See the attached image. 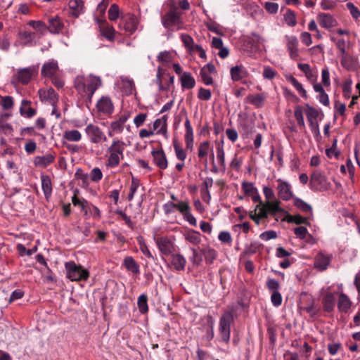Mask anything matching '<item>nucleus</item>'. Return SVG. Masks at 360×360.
<instances>
[{"instance_id":"1","label":"nucleus","mask_w":360,"mask_h":360,"mask_svg":"<svg viewBox=\"0 0 360 360\" xmlns=\"http://www.w3.org/2000/svg\"><path fill=\"white\" fill-rule=\"evenodd\" d=\"M101 85L100 77L89 75H78L74 80V87L82 98H86L91 102V98Z\"/></svg>"},{"instance_id":"2","label":"nucleus","mask_w":360,"mask_h":360,"mask_svg":"<svg viewBox=\"0 0 360 360\" xmlns=\"http://www.w3.org/2000/svg\"><path fill=\"white\" fill-rule=\"evenodd\" d=\"M125 147V143L118 138H114L112 140L111 144L106 150L105 165L107 167L115 168L120 165L121 160L124 158Z\"/></svg>"},{"instance_id":"3","label":"nucleus","mask_w":360,"mask_h":360,"mask_svg":"<svg viewBox=\"0 0 360 360\" xmlns=\"http://www.w3.org/2000/svg\"><path fill=\"white\" fill-rule=\"evenodd\" d=\"M161 22L167 31L172 32L181 30L184 27L181 13L175 6L161 16Z\"/></svg>"},{"instance_id":"4","label":"nucleus","mask_w":360,"mask_h":360,"mask_svg":"<svg viewBox=\"0 0 360 360\" xmlns=\"http://www.w3.org/2000/svg\"><path fill=\"white\" fill-rule=\"evenodd\" d=\"M66 276L72 281H86L89 277V271L75 262H68L65 264Z\"/></svg>"},{"instance_id":"5","label":"nucleus","mask_w":360,"mask_h":360,"mask_svg":"<svg viewBox=\"0 0 360 360\" xmlns=\"http://www.w3.org/2000/svg\"><path fill=\"white\" fill-rule=\"evenodd\" d=\"M233 314L230 311L224 312L219 319V333L221 340L228 343L231 337V324L233 322Z\"/></svg>"},{"instance_id":"6","label":"nucleus","mask_w":360,"mask_h":360,"mask_svg":"<svg viewBox=\"0 0 360 360\" xmlns=\"http://www.w3.org/2000/svg\"><path fill=\"white\" fill-rule=\"evenodd\" d=\"M38 72L39 67L36 65L19 68L13 76V80L14 82L26 85L32 79L33 77L38 75Z\"/></svg>"},{"instance_id":"7","label":"nucleus","mask_w":360,"mask_h":360,"mask_svg":"<svg viewBox=\"0 0 360 360\" xmlns=\"http://www.w3.org/2000/svg\"><path fill=\"white\" fill-rule=\"evenodd\" d=\"M84 132L89 142L93 144H101L108 140L103 130L96 124H88L84 128Z\"/></svg>"},{"instance_id":"8","label":"nucleus","mask_w":360,"mask_h":360,"mask_svg":"<svg viewBox=\"0 0 360 360\" xmlns=\"http://www.w3.org/2000/svg\"><path fill=\"white\" fill-rule=\"evenodd\" d=\"M139 18L133 13H127L121 14L119 27L129 34H134L138 29Z\"/></svg>"},{"instance_id":"9","label":"nucleus","mask_w":360,"mask_h":360,"mask_svg":"<svg viewBox=\"0 0 360 360\" xmlns=\"http://www.w3.org/2000/svg\"><path fill=\"white\" fill-rule=\"evenodd\" d=\"M309 185L311 190L321 191L327 190L330 183L321 172L315 170L311 175Z\"/></svg>"},{"instance_id":"10","label":"nucleus","mask_w":360,"mask_h":360,"mask_svg":"<svg viewBox=\"0 0 360 360\" xmlns=\"http://www.w3.org/2000/svg\"><path fill=\"white\" fill-rule=\"evenodd\" d=\"M281 201L279 200H266L264 202H262L259 204L262 207L269 215L273 216L276 221H278L277 215L278 214H285L287 212L280 206Z\"/></svg>"},{"instance_id":"11","label":"nucleus","mask_w":360,"mask_h":360,"mask_svg":"<svg viewBox=\"0 0 360 360\" xmlns=\"http://www.w3.org/2000/svg\"><path fill=\"white\" fill-rule=\"evenodd\" d=\"M278 196L283 200L288 201L293 198V192L290 183L281 179H277Z\"/></svg>"},{"instance_id":"12","label":"nucleus","mask_w":360,"mask_h":360,"mask_svg":"<svg viewBox=\"0 0 360 360\" xmlns=\"http://www.w3.org/2000/svg\"><path fill=\"white\" fill-rule=\"evenodd\" d=\"M128 119L129 115L124 114L120 116L118 119L111 122L108 131V136L110 137H113L115 134L122 133L124 124Z\"/></svg>"},{"instance_id":"13","label":"nucleus","mask_w":360,"mask_h":360,"mask_svg":"<svg viewBox=\"0 0 360 360\" xmlns=\"http://www.w3.org/2000/svg\"><path fill=\"white\" fill-rule=\"evenodd\" d=\"M285 45L289 53V56L292 60H297L300 58L299 53V41L295 36H285Z\"/></svg>"},{"instance_id":"14","label":"nucleus","mask_w":360,"mask_h":360,"mask_svg":"<svg viewBox=\"0 0 360 360\" xmlns=\"http://www.w3.org/2000/svg\"><path fill=\"white\" fill-rule=\"evenodd\" d=\"M332 259L333 255L331 254H325L320 252L314 257V266L319 271H326L330 265Z\"/></svg>"},{"instance_id":"15","label":"nucleus","mask_w":360,"mask_h":360,"mask_svg":"<svg viewBox=\"0 0 360 360\" xmlns=\"http://www.w3.org/2000/svg\"><path fill=\"white\" fill-rule=\"evenodd\" d=\"M160 251L164 255H171L174 250V243L167 237L155 238Z\"/></svg>"},{"instance_id":"16","label":"nucleus","mask_w":360,"mask_h":360,"mask_svg":"<svg viewBox=\"0 0 360 360\" xmlns=\"http://www.w3.org/2000/svg\"><path fill=\"white\" fill-rule=\"evenodd\" d=\"M38 94L41 101H46L51 105L57 104L58 101V95L52 87L40 89Z\"/></svg>"},{"instance_id":"17","label":"nucleus","mask_w":360,"mask_h":360,"mask_svg":"<svg viewBox=\"0 0 360 360\" xmlns=\"http://www.w3.org/2000/svg\"><path fill=\"white\" fill-rule=\"evenodd\" d=\"M154 164L160 169H165L168 166L167 159L164 150H153L151 152Z\"/></svg>"},{"instance_id":"18","label":"nucleus","mask_w":360,"mask_h":360,"mask_svg":"<svg viewBox=\"0 0 360 360\" xmlns=\"http://www.w3.org/2000/svg\"><path fill=\"white\" fill-rule=\"evenodd\" d=\"M64 29V23L62 19L58 16H53L49 18V26L46 30L53 34H60Z\"/></svg>"},{"instance_id":"19","label":"nucleus","mask_w":360,"mask_h":360,"mask_svg":"<svg viewBox=\"0 0 360 360\" xmlns=\"http://www.w3.org/2000/svg\"><path fill=\"white\" fill-rule=\"evenodd\" d=\"M58 62L53 59L45 63L41 68V75L45 77H52L56 75L58 71Z\"/></svg>"},{"instance_id":"20","label":"nucleus","mask_w":360,"mask_h":360,"mask_svg":"<svg viewBox=\"0 0 360 360\" xmlns=\"http://www.w3.org/2000/svg\"><path fill=\"white\" fill-rule=\"evenodd\" d=\"M215 71V67L212 63H207L200 70V76L202 82L205 85H211L213 84V79L210 75L214 73Z\"/></svg>"},{"instance_id":"21","label":"nucleus","mask_w":360,"mask_h":360,"mask_svg":"<svg viewBox=\"0 0 360 360\" xmlns=\"http://www.w3.org/2000/svg\"><path fill=\"white\" fill-rule=\"evenodd\" d=\"M184 126L186 128V133L184 135L186 148L188 150H192L193 148L194 134L193 129L188 117H186Z\"/></svg>"},{"instance_id":"22","label":"nucleus","mask_w":360,"mask_h":360,"mask_svg":"<svg viewBox=\"0 0 360 360\" xmlns=\"http://www.w3.org/2000/svg\"><path fill=\"white\" fill-rule=\"evenodd\" d=\"M242 189L245 195L251 196L252 200L255 202H259V204L262 203L257 188H255L252 183L243 182L242 184Z\"/></svg>"},{"instance_id":"23","label":"nucleus","mask_w":360,"mask_h":360,"mask_svg":"<svg viewBox=\"0 0 360 360\" xmlns=\"http://www.w3.org/2000/svg\"><path fill=\"white\" fill-rule=\"evenodd\" d=\"M230 75L233 82H238L248 77V72L243 65H239L231 68Z\"/></svg>"},{"instance_id":"24","label":"nucleus","mask_w":360,"mask_h":360,"mask_svg":"<svg viewBox=\"0 0 360 360\" xmlns=\"http://www.w3.org/2000/svg\"><path fill=\"white\" fill-rule=\"evenodd\" d=\"M32 102L30 101L23 99L21 101L19 112L21 116L26 118H32L37 114L36 109L32 106Z\"/></svg>"},{"instance_id":"25","label":"nucleus","mask_w":360,"mask_h":360,"mask_svg":"<svg viewBox=\"0 0 360 360\" xmlns=\"http://www.w3.org/2000/svg\"><path fill=\"white\" fill-rule=\"evenodd\" d=\"M319 25L326 29H330L337 25V20L330 14L321 13L317 16Z\"/></svg>"},{"instance_id":"26","label":"nucleus","mask_w":360,"mask_h":360,"mask_svg":"<svg viewBox=\"0 0 360 360\" xmlns=\"http://www.w3.org/2000/svg\"><path fill=\"white\" fill-rule=\"evenodd\" d=\"M323 309L325 311L330 313L333 311L335 305V297L331 292H326L322 298Z\"/></svg>"},{"instance_id":"27","label":"nucleus","mask_w":360,"mask_h":360,"mask_svg":"<svg viewBox=\"0 0 360 360\" xmlns=\"http://www.w3.org/2000/svg\"><path fill=\"white\" fill-rule=\"evenodd\" d=\"M96 107L99 112L103 114H111L113 112V104L108 97H102L97 103Z\"/></svg>"},{"instance_id":"28","label":"nucleus","mask_w":360,"mask_h":360,"mask_svg":"<svg viewBox=\"0 0 360 360\" xmlns=\"http://www.w3.org/2000/svg\"><path fill=\"white\" fill-rule=\"evenodd\" d=\"M18 37L25 46H34L37 44L36 32L23 30L19 32Z\"/></svg>"},{"instance_id":"29","label":"nucleus","mask_w":360,"mask_h":360,"mask_svg":"<svg viewBox=\"0 0 360 360\" xmlns=\"http://www.w3.org/2000/svg\"><path fill=\"white\" fill-rule=\"evenodd\" d=\"M56 155L53 153H47L42 156H37L34 159L36 167L45 168L54 162Z\"/></svg>"},{"instance_id":"30","label":"nucleus","mask_w":360,"mask_h":360,"mask_svg":"<svg viewBox=\"0 0 360 360\" xmlns=\"http://www.w3.org/2000/svg\"><path fill=\"white\" fill-rule=\"evenodd\" d=\"M186 260L181 254H172L171 255V266L176 271H180L185 269Z\"/></svg>"},{"instance_id":"31","label":"nucleus","mask_w":360,"mask_h":360,"mask_svg":"<svg viewBox=\"0 0 360 360\" xmlns=\"http://www.w3.org/2000/svg\"><path fill=\"white\" fill-rule=\"evenodd\" d=\"M352 304V301L346 294L341 292L339 295L337 304L339 311L347 313L350 309Z\"/></svg>"},{"instance_id":"32","label":"nucleus","mask_w":360,"mask_h":360,"mask_svg":"<svg viewBox=\"0 0 360 360\" xmlns=\"http://www.w3.org/2000/svg\"><path fill=\"white\" fill-rule=\"evenodd\" d=\"M212 185L213 179L212 177H207L204 179L200 189L202 198L207 203H209L211 199V195L209 188H211Z\"/></svg>"},{"instance_id":"33","label":"nucleus","mask_w":360,"mask_h":360,"mask_svg":"<svg viewBox=\"0 0 360 360\" xmlns=\"http://www.w3.org/2000/svg\"><path fill=\"white\" fill-rule=\"evenodd\" d=\"M101 34L108 41H112L115 39V30L108 25L106 21H102L99 25Z\"/></svg>"},{"instance_id":"34","label":"nucleus","mask_w":360,"mask_h":360,"mask_svg":"<svg viewBox=\"0 0 360 360\" xmlns=\"http://www.w3.org/2000/svg\"><path fill=\"white\" fill-rule=\"evenodd\" d=\"M68 6L70 9L71 15L75 18L79 17L84 12V6L82 0H70Z\"/></svg>"},{"instance_id":"35","label":"nucleus","mask_w":360,"mask_h":360,"mask_svg":"<svg viewBox=\"0 0 360 360\" xmlns=\"http://www.w3.org/2000/svg\"><path fill=\"white\" fill-rule=\"evenodd\" d=\"M41 188L45 198L49 199L52 195L53 186L50 176L46 174L41 175Z\"/></svg>"},{"instance_id":"36","label":"nucleus","mask_w":360,"mask_h":360,"mask_svg":"<svg viewBox=\"0 0 360 360\" xmlns=\"http://www.w3.org/2000/svg\"><path fill=\"white\" fill-rule=\"evenodd\" d=\"M314 90L319 94L316 98L319 101L325 106H328L330 104L328 95L326 93L323 86L319 83L313 84Z\"/></svg>"},{"instance_id":"37","label":"nucleus","mask_w":360,"mask_h":360,"mask_svg":"<svg viewBox=\"0 0 360 360\" xmlns=\"http://www.w3.org/2000/svg\"><path fill=\"white\" fill-rule=\"evenodd\" d=\"M180 82L182 89H191L195 85V80L190 72H183L180 77Z\"/></svg>"},{"instance_id":"38","label":"nucleus","mask_w":360,"mask_h":360,"mask_svg":"<svg viewBox=\"0 0 360 360\" xmlns=\"http://www.w3.org/2000/svg\"><path fill=\"white\" fill-rule=\"evenodd\" d=\"M186 201H179L177 203L169 201L163 205L162 208L165 214L173 213L176 209L179 212H183L184 205Z\"/></svg>"},{"instance_id":"39","label":"nucleus","mask_w":360,"mask_h":360,"mask_svg":"<svg viewBox=\"0 0 360 360\" xmlns=\"http://www.w3.org/2000/svg\"><path fill=\"white\" fill-rule=\"evenodd\" d=\"M199 250L204 256L205 262L208 264H212L217 257V252L210 246L199 248Z\"/></svg>"},{"instance_id":"40","label":"nucleus","mask_w":360,"mask_h":360,"mask_svg":"<svg viewBox=\"0 0 360 360\" xmlns=\"http://www.w3.org/2000/svg\"><path fill=\"white\" fill-rule=\"evenodd\" d=\"M286 80L290 82L297 91L300 95L307 99L308 98L306 90L303 88L302 84L298 82V80L294 77L292 75L288 74L285 76Z\"/></svg>"},{"instance_id":"41","label":"nucleus","mask_w":360,"mask_h":360,"mask_svg":"<svg viewBox=\"0 0 360 360\" xmlns=\"http://www.w3.org/2000/svg\"><path fill=\"white\" fill-rule=\"evenodd\" d=\"M216 161L217 165L220 167L222 171L226 169V162H225V153L224 150L223 143H218L216 146Z\"/></svg>"},{"instance_id":"42","label":"nucleus","mask_w":360,"mask_h":360,"mask_svg":"<svg viewBox=\"0 0 360 360\" xmlns=\"http://www.w3.org/2000/svg\"><path fill=\"white\" fill-rule=\"evenodd\" d=\"M184 238L186 241L194 245H198L201 242V234L198 231L192 229L186 231Z\"/></svg>"},{"instance_id":"43","label":"nucleus","mask_w":360,"mask_h":360,"mask_svg":"<svg viewBox=\"0 0 360 360\" xmlns=\"http://www.w3.org/2000/svg\"><path fill=\"white\" fill-rule=\"evenodd\" d=\"M123 265L126 269L133 274L139 273V265L132 257H126L123 261Z\"/></svg>"},{"instance_id":"44","label":"nucleus","mask_w":360,"mask_h":360,"mask_svg":"<svg viewBox=\"0 0 360 360\" xmlns=\"http://www.w3.org/2000/svg\"><path fill=\"white\" fill-rule=\"evenodd\" d=\"M250 217L255 222L256 224L259 225L261 219L267 218V214L259 204L256 206L255 212H250Z\"/></svg>"},{"instance_id":"45","label":"nucleus","mask_w":360,"mask_h":360,"mask_svg":"<svg viewBox=\"0 0 360 360\" xmlns=\"http://www.w3.org/2000/svg\"><path fill=\"white\" fill-rule=\"evenodd\" d=\"M82 137V134L77 129L66 130L63 133V139L71 142H78Z\"/></svg>"},{"instance_id":"46","label":"nucleus","mask_w":360,"mask_h":360,"mask_svg":"<svg viewBox=\"0 0 360 360\" xmlns=\"http://www.w3.org/2000/svg\"><path fill=\"white\" fill-rule=\"evenodd\" d=\"M184 210L183 212H180L184 218L191 225L196 226V219L193 217V215L191 214V207L188 203V201H186L184 205Z\"/></svg>"},{"instance_id":"47","label":"nucleus","mask_w":360,"mask_h":360,"mask_svg":"<svg viewBox=\"0 0 360 360\" xmlns=\"http://www.w3.org/2000/svg\"><path fill=\"white\" fill-rule=\"evenodd\" d=\"M212 150V147L211 146L210 142L208 141H205L202 142L198 149V156L200 159H203L207 157V155L210 153V151Z\"/></svg>"},{"instance_id":"48","label":"nucleus","mask_w":360,"mask_h":360,"mask_svg":"<svg viewBox=\"0 0 360 360\" xmlns=\"http://www.w3.org/2000/svg\"><path fill=\"white\" fill-rule=\"evenodd\" d=\"M305 114L308 122L317 121L320 112L316 108L307 104L305 106Z\"/></svg>"},{"instance_id":"49","label":"nucleus","mask_w":360,"mask_h":360,"mask_svg":"<svg viewBox=\"0 0 360 360\" xmlns=\"http://www.w3.org/2000/svg\"><path fill=\"white\" fill-rule=\"evenodd\" d=\"M205 321V323L208 326V329L206 333V337L208 340H211L214 338V320L213 317L208 314L203 319Z\"/></svg>"},{"instance_id":"50","label":"nucleus","mask_w":360,"mask_h":360,"mask_svg":"<svg viewBox=\"0 0 360 360\" xmlns=\"http://www.w3.org/2000/svg\"><path fill=\"white\" fill-rule=\"evenodd\" d=\"M283 221H287L288 223H295L296 224H307L308 219L304 217H302L300 214L297 215H291L287 214L286 217L283 219Z\"/></svg>"},{"instance_id":"51","label":"nucleus","mask_w":360,"mask_h":360,"mask_svg":"<svg viewBox=\"0 0 360 360\" xmlns=\"http://www.w3.org/2000/svg\"><path fill=\"white\" fill-rule=\"evenodd\" d=\"M294 205L299 209L300 210L306 212V213H311L312 207L310 205L307 204L306 202L303 201L302 199L298 198H294Z\"/></svg>"},{"instance_id":"52","label":"nucleus","mask_w":360,"mask_h":360,"mask_svg":"<svg viewBox=\"0 0 360 360\" xmlns=\"http://www.w3.org/2000/svg\"><path fill=\"white\" fill-rule=\"evenodd\" d=\"M72 202L75 206H79L82 210L84 212V215L87 216V208L89 207V202L85 199H79L75 194L72 198Z\"/></svg>"},{"instance_id":"53","label":"nucleus","mask_w":360,"mask_h":360,"mask_svg":"<svg viewBox=\"0 0 360 360\" xmlns=\"http://www.w3.org/2000/svg\"><path fill=\"white\" fill-rule=\"evenodd\" d=\"M140 186V180L132 176L131 186L129 188V193L127 196V199L129 201H131L134 199V195Z\"/></svg>"},{"instance_id":"54","label":"nucleus","mask_w":360,"mask_h":360,"mask_svg":"<svg viewBox=\"0 0 360 360\" xmlns=\"http://www.w3.org/2000/svg\"><path fill=\"white\" fill-rule=\"evenodd\" d=\"M137 304L140 313L145 314L148 311V297L145 294L141 295L138 297Z\"/></svg>"},{"instance_id":"55","label":"nucleus","mask_w":360,"mask_h":360,"mask_svg":"<svg viewBox=\"0 0 360 360\" xmlns=\"http://www.w3.org/2000/svg\"><path fill=\"white\" fill-rule=\"evenodd\" d=\"M294 115L297 122V124L301 129L305 128V124L304 121L302 107L300 105H296L294 110Z\"/></svg>"},{"instance_id":"56","label":"nucleus","mask_w":360,"mask_h":360,"mask_svg":"<svg viewBox=\"0 0 360 360\" xmlns=\"http://www.w3.org/2000/svg\"><path fill=\"white\" fill-rule=\"evenodd\" d=\"M340 63L347 70H351L354 66L353 58L347 53L340 55Z\"/></svg>"},{"instance_id":"57","label":"nucleus","mask_w":360,"mask_h":360,"mask_svg":"<svg viewBox=\"0 0 360 360\" xmlns=\"http://www.w3.org/2000/svg\"><path fill=\"white\" fill-rule=\"evenodd\" d=\"M247 98L251 104L259 108L263 105L265 97L262 94H255L249 95Z\"/></svg>"},{"instance_id":"58","label":"nucleus","mask_w":360,"mask_h":360,"mask_svg":"<svg viewBox=\"0 0 360 360\" xmlns=\"http://www.w3.org/2000/svg\"><path fill=\"white\" fill-rule=\"evenodd\" d=\"M108 19L110 21H115L119 18H120L121 15H120V8L117 4H113L110 6V8L108 12Z\"/></svg>"},{"instance_id":"59","label":"nucleus","mask_w":360,"mask_h":360,"mask_svg":"<svg viewBox=\"0 0 360 360\" xmlns=\"http://www.w3.org/2000/svg\"><path fill=\"white\" fill-rule=\"evenodd\" d=\"M173 143L176 158L181 162H184L186 158V153L182 147L179 146L176 140L174 139Z\"/></svg>"},{"instance_id":"60","label":"nucleus","mask_w":360,"mask_h":360,"mask_svg":"<svg viewBox=\"0 0 360 360\" xmlns=\"http://www.w3.org/2000/svg\"><path fill=\"white\" fill-rule=\"evenodd\" d=\"M1 105L4 110H11L14 105L13 98L11 96H1Z\"/></svg>"},{"instance_id":"61","label":"nucleus","mask_w":360,"mask_h":360,"mask_svg":"<svg viewBox=\"0 0 360 360\" xmlns=\"http://www.w3.org/2000/svg\"><path fill=\"white\" fill-rule=\"evenodd\" d=\"M284 20L288 25L290 27L295 26L297 25L295 13L290 9H288L284 14Z\"/></svg>"},{"instance_id":"62","label":"nucleus","mask_w":360,"mask_h":360,"mask_svg":"<svg viewBox=\"0 0 360 360\" xmlns=\"http://www.w3.org/2000/svg\"><path fill=\"white\" fill-rule=\"evenodd\" d=\"M103 178V173L100 168L94 167L89 174V179L93 182H98Z\"/></svg>"},{"instance_id":"63","label":"nucleus","mask_w":360,"mask_h":360,"mask_svg":"<svg viewBox=\"0 0 360 360\" xmlns=\"http://www.w3.org/2000/svg\"><path fill=\"white\" fill-rule=\"evenodd\" d=\"M138 243L140 250L145 256L148 258H153L150 251L149 250L146 243L144 241V239L142 237L138 238Z\"/></svg>"},{"instance_id":"64","label":"nucleus","mask_w":360,"mask_h":360,"mask_svg":"<svg viewBox=\"0 0 360 360\" xmlns=\"http://www.w3.org/2000/svg\"><path fill=\"white\" fill-rule=\"evenodd\" d=\"M181 39L186 48L190 51H192L193 46L195 45L194 44L193 38L187 34H181Z\"/></svg>"}]
</instances>
